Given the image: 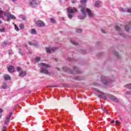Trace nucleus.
Segmentation results:
<instances>
[{"instance_id": "43", "label": "nucleus", "mask_w": 131, "mask_h": 131, "mask_svg": "<svg viewBox=\"0 0 131 131\" xmlns=\"http://www.w3.org/2000/svg\"><path fill=\"white\" fill-rule=\"evenodd\" d=\"M121 35L123 37H124V34H121Z\"/></svg>"}, {"instance_id": "17", "label": "nucleus", "mask_w": 131, "mask_h": 131, "mask_svg": "<svg viewBox=\"0 0 131 131\" xmlns=\"http://www.w3.org/2000/svg\"><path fill=\"white\" fill-rule=\"evenodd\" d=\"M12 115H13V113H10L9 115L8 116V117L6 119L10 120V118H11V117H12Z\"/></svg>"}, {"instance_id": "49", "label": "nucleus", "mask_w": 131, "mask_h": 131, "mask_svg": "<svg viewBox=\"0 0 131 131\" xmlns=\"http://www.w3.org/2000/svg\"><path fill=\"white\" fill-rule=\"evenodd\" d=\"M9 55H12V53L9 52Z\"/></svg>"}, {"instance_id": "26", "label": "nucleus", "mask_w": 131, "mask_h": 131, "mask_svg": "<svg viewBox=\"0 0 131 131\" xmlns=\"http://www.w3.org/2000/svg\"><path fill=\"white\" fill-rule=\"evenodd\" d=\"M76 32L81 33V32H82V30H81L80 29H78L76 30Z\"/></svg>"}, {"instance_id": "14", "label": "nucleus", "mask_w": 131, "mask_h": 131, "mask_svg": "<svg viewBox=\"0 0 131 131\" xmlns=\"http://www.w3.org/2000/svg\"><path fill=\"white\" fill-rule=\"evenodd\" d=\"M74 70L76 71V72L77 73H81V72L78 70V68H77L76 67H75L74 68Z\"/></svg>"}, {"instance_id": "38", "label": "nucleus", "mask_w": 131, "mask_h": 131, "mask_svg": "<svg viewBox=\"0 0 131 131\" xmlns=\"http://www.w3.org/2000/svg\"><path fill=\"white\" fill-rule=\"evenodd\" d=\"M10 19H11L10 17H7V21H8V22H10Z\"/></svg>"}, {"instance_id": "11", "label": "nucleus", "mask_w": 131, "mask_h": 131, "mask_svg": "<svg viewBox=\"0 0 131 131\" xmlns=\"http://www.w3.org/2000/svg\"><path fill=\"white\" fill-rule=\"evenodd\" d=\"M110 98L111 99V100H112V101H113L114 102H118V99L114 96L112 95L110 96Z\"/></svg>"}, {"instance_id": "40", "label": "nucleus", "mask_w": 131, "mask_h": 131, "mask_svg": "<svg viewBox=\"0 0 131 131\" xmlns=\"http://www.w3.org/2000/svg\"><path fill=\"white\" fill-rule=\"evenodd\" d=\"M19 53L20 55H22V50L21 49L19 50Z\"/></svg>"}, {"instance_id": "23", "label": "nucleus", "mask_w": 131, "mask_h": 131, "mask_svg": "<svg viewBox=\"0 0 131 131\" xmlns=\"http://www.w3.org/2000/svg\"><path fill=\"white\" fill-rule=\"evenodd\" d=\"M99 5H100V2L98 1L95 3V6L99 7Z\"/></svg>"}, {"instance_id": "18", "label": "nucleus", "mask_w": 131, "mask_h": 131, "mask_svg": "<svg viewBox=\"0 0 131 131\" xmlns=\"http://www.w3.org/2000/svg\"><path fill=\"white\" fill-rule=\"evenodd\" d=\"M4 13V11L0 9V18H3V14Z\"/></svg>"}, {"instance_id": "39", "label": "nucleus", "mask_w": 131, "mask_h": 131, "mask_svg": "<svg viewBox=\"0 0 131 131\" xmlns=\"http://www.w3.org/2000/svg\"><path fill=\"white\" fill-rule=\"evenodd\" d=\"M101 32H102V33H105V30L101 29Z\"/></svg>"}, {"instance_id": "46", "label": "nucleus", "mask_w": 131, "mask_h": 131, "mask_svg": "<svg viewBox=\"0 0 131 131\" xmlns=\"http://www.w3.org/2000/svg\"><path fill=\"white\" fill-rule=\"evenodd\" d=\"M12 2H13V3H15V2H16V0H12Z\"/></svg>"}, {"instance_id": "42", "label": "nucleus", "mask_w": 131, "mask_h": 131, "mask_svg": "<svg viewBox=\"0 0 131 131\" xmlns=\"http://www.w3.org/2000/svg\"><path fill=\"white\" fill-rule=\"evenodd\" d=\"M114 122H115V121H114V120H113V121H112L111 122V123H114Z\"/></svg>"}, {"instance_id": "19", "label": "nucleus", "mask_w": 131, "mask_h": 131, "mask_svg": "<svg viewBox=\"0 0 131 131\" xmlns=\"http://www.w3.org/2000/svg\"><path fill=\"white\" fill-rule=\"evenodd\" d=\"M35 61H36V62H39V61H40V57H36L35 58Z\"/></svg>"}, {"instance_id": "29", "label": "nucleus", "mask_w": 131, "mask_h": 131, "mask_svg": "<svg viewBox=\"0 0 131 131\" xmlns=\"http://www.w3.org/2000/svg\"><path fill=\"white\" fill-rule=\"evenodd\" d=\"M126 86L127 89H131V84H127Z\"/></svg>"}, {"instance_id": "37", "label": "nucleus", "mask_w": 131, "mask_h": 131, "mask_svg": "<svg viewBox=\"0 0 131 131\" xmlns=\"http://www.w3.org/2000/svg\"><path fill=\"white\" fill-rule=\"evenodd\" d=\"M102 82H103V83L104 84H108V82H105L104 81H103V80H102Z\"/></svg>"}, {"instance_id": "44", "label": "nucleus", "mask_w": 131, "mask_h": 131, "mask_svg": "<svg viewBox=\"0 0 131 131\" xmlns=\"http://www.w3.org/2000/svg\"><path fill=\"white\" fill-rule=\"evenodd\" d=\"M4 45H8V43H7L6 42H4Z\"/></svg>"}, {"instance_id": "33", "label": "nucleus", "mask_w": 131, "mask_h": 131, "mask_svg": "<svg viewBox=\"0 0 131 131\" xmlns=\"http://www.w3.org/2000/svg\"><path fill=\"white\" fill-rule=\"evenodd\" d=\"M9 121H10V120L6 119V120L5 121V124H8V123H9Z\"/></svg>"}, {"instance_id": "8", "label": "nucleus", "mask_w": 131, "mask_h": 131, "mask_svg": "<svg viewBox=\"0 0 131 131\" xmlns=\"http://www.w3.org/2000/svg\"><path fill=\"white\" fill-rule=\"evenodd\" d=\"M5 15L7 16V18H10V19H12L13 20L16 19V17L13 15L11 14L10 13H5Z\"/></svg>"}, {"instance_id": "31", "label": "nucleus", "mask_w": 131, "mask_h": 131, "mask_svg": "<svg viewBox=\"0 0 131 131\" xmlns=\"http://www.w3.org/2000/svg\"><path fill=\"white\" fill-rule=\"evenodd\" d=\"M116 124L117 125H120V123H119V121L116 120Z\"/></svg>"}, {"instance_id": "9", "label": "nucleus", "mask_w": 131, "mask_h": 131, "mask_svg": "<svg viewBox=\"0 0 131 131\" xmlns=\"http://www.w3.org/2000/svg\"><path fill=\"white\" fill-rule=\"evenodd\" d=\"M7 69L8 71H9L10 73H13V72L15 71V69L14 68V67L12 66H10L9 67H8Z\"/></svg>"}, {"instance_id": "45", "label": "nucleus", "mask_w": 131, "mask_h": 131, "mask_svg": "<svg viewBox=\"0 0 131 131\" xmlns=\"http://www.w3.org/2000/svg\"><path fill=\"white\" fill-rule=\"evenodd\" d=\"M49 88H55L54 86H50Z\"/></svg>"}, {"instance_id": "27", "label": "nucleus", "mask_w": 131, "mask_h": 131, "mask_svg": "<svg viewBox=\"0 0 131 131\" xmlns=\"http://www.w3.org/2000/svg\"><path fill=\"white\" fill-rule=\"evenodd\" d=\"M72 43H73L74 46H77L78 45L77 42H75V41H71Z\"/></svg>"}, {"instance_id": "12", "label": "nucleus", "mask_w": 131, "mask_h": 131, "mask_svg": "<svg viewBox=\"0 0 131 131\" xmlns=\"http://www.w3.org/2000/svg\"><path fill=\"white\" fill-rule=\"evenodd\" d=\"M4 78L5 80H11V76L8 74H5Z\"/></svg>"}, {"instance_id": "41", "label": "nucleus", "mask_w": 131, "mask_h": 131, "mask_svg": "<svg viewBox=\"0 0 131 131\" xmlns=\"http://www.w3.org/2000/svg\"><path fill=\"white\" fill-rule=\"evenodd\" d=\"M3 110L2 108H0V113H2Z\"/></svg>"}, {"instance_id": "21", "label": "nucleus", "mask_w": 131, "mask_h": 131, "mask_svg": "<svg viewBox=\"0 0 131 131\" xmlns=\"http://www.w3.org/2000/svg\"><path fill=\"white\" fill-rule=\"evenodd\" d=\"M115 30H117V31H120V28H119V27L117 26L115 27Z\"/></svg>"}, {"instance_id": "22", "label": "nucleus", "mask_w": 131, "mask_h": 131, "mask_svg": "<svg viewBox=\"0 0 131 131\" xmlns=\"http://www.w3.org/2000/svg\"><path fill=\"white\" fill-rule=\"evenodd\" d=\"M19 28H20V29H24V25L20 24L19 25Z\"/></svg>"}, {"instance_id": "3", "label": "nucleus", "mask_w": 131, "mask_h": 131, "mask_svg": "<svg viewBox=\"0 0 131 131\" xmlns=\"http://www.w3.org/2000/svg\"><path fill=\"white\" fill-rule=\"evenodd\" d=\"M67 11L68 13H69L68 17L69 19H72V18H73V15H72V14H74V13H77V12H78L77 9L74 7L73 9L68 8Z\"/></svg>"}, {"instance_id": "51", "label": "nucleus", "mask_w": 131, "mask_h": 131, "mask_svg": "<svg viewBox=\"0 0 131 131\" xmlns=\"http://www.w3.org/2000/svg\"><path fill=\"white\" fill-rule=\"evenodd\" d=\"M55 61H57V59H55Z\"/></svg>"}, {"instance_id": "28", "label": "nucleus", "mask_w": 131, "mask_h": 131, "mask_svg": "<svg viewBox=\"0 0 131 131\" xmlns=\"http://www.w3.org/2000/svg\"><path fill=\"white\" fill-rule=\"evenodd\" d=\"M14 27L15 30H16V31H19V28H18V27H17L16 25H14Z\"/></svg>"}, {"instance_id": "15", "label": "nucleus", "mask_w": 131, "mask_h": 131, "mask_svg": "<svg viewBox=\"0 0 131 131\" xmlns=\"http://www.w3.org/2000/svg\"><path fill=\"white\" fill-rule=\"evenodd\" d=\"M31 33L32 34H36V30H35L34 29H32Z\"/></svg>"}, {"instance_id": "34", "label": "nucleus", "mask_w": 131, "mask_h": 131, "mask_svg": "<svg viewBox=\"0 0 131 131\" xmlns=\"http://www.w3.org/2000/svg\"><path fill=\"white\" fill-rule=\"evenodd\" d=\"M9 121H10V120L6 119V120L5 121V124H8V123H9Z\"/></svg>"}, {"instance_id": "32", "label": "nucleus", "mask_w": 131, "mask_h": 131, "mask_svg": "<svg viewBox=\"0 0 131 131\" xmlns=\"http://www.w3.org/2000/svg\"><path fill=\"white\" fill-rule=\"evenodd\" d=\"M86 0H81V4H85Z\"/></svg>"}, {"instance_id": "10", "label": "nucleus", "mask_w": 131, "mask_h": 131, "mask_svg": "<svg viewBox=\"0 0 131 131\" xmlns=\"http://www.w3.org/2000/svg\"><path fill=\"white\" fill-rule=\"evenodd\" d=\"M121 12H127L128 13H131V8H126L125 9H123V8H120Z\"/></svg>"}, {"instance_id": "5", "label": "nucleus", "mask_w": 131, "mask_h": 131, "mask_svg": "<svg viewBox=\"0 0 131 131\" xmlns=\"http://www.w3.org/2000/svg\"><path fill=\"white\" fill-rule=\"evenodd\" d=\"M29 4L32 8H35V7L38 5L36 0H31Z\"/></svg>"}, {"instance_id": "35", "label": "nucleus", "mask_w": 131, "mask_h": 131, "mask_svg": "<svg viewBox=\"0 0 131 131\" xmlns=\"http://www.w3.org/2000/svg\"><path fill=\"white\" fill-rule=\"evenodd\" d=\"M72 2L73 3V4H76L77 1H76V0H73L72 1Z\"/></svg>"}, {"instance_id": "4", "label": "nucleus", "mask_w": 131, "mask_h": 131, "mask_svg": "<svg viewBox=\"0 0 131 131\" xmlns=\"http://www.w3.org/2000/svg\"><path fill=\"white\" fill-rule=\"evenodd\" d=\"M17 72H19L18 75L20 77H24V76H26V75L27 74V73L26 72V71H23L21 69V68H20V67H17Z\"/></svg>"}, {"instance_id": "36", "label": "nucleus", "mask_w": 131, "mask_h": 131, "mask_svg": "<svg viewBox=\"0 0 131 131\" xmlns=\"http://www.w3.org/2000/svg\"><path fill=\"white\" fill-rule=\"evenodd\" d=\"M29 45H30V46H33V43H32L31 41H29Z\"/></svg>"}, {"instance_id": "20", "label": "nucleus", "mask_w": 131, "mask_h": 131, "mask_svg": "<svg viewBox=\"0 0 131 131\" xmlns=\"http://www.w3.org/2000/svg\"><path fill=\"white\" fill-rule=\"evenodd\" d=\"M125 29L126 31H129V29H130V28L129 27H128V26H126L125 27Z\"/></svg>"}, {"instance_id": "24", "label": "nucleus", "mask_w": 131, "mask_h": 131, "mask_svg": "<svg viewBox=\"0 0 131 131\" xmlns=\"http://www.w3.org/2000/svg\"><path fill=\"white\" fill-rule=\"evenodd\" d=\"M50 21L52 22V23H56V20H55L54 18H51Z\"/></svg>"}, {"instance_id": "2", "label": "nucleus", "mask_w": 131, "mask_h": 131, "mask_svg": "<svg viewBox=\"0 0 131 131\" xmlns=\"http://www.w3.org/2000/svg\"><path fill=\"white\" fill-rule=\"evenodd\" d=\"M40 66H41V69L40 70V73H43L44 74H47V75H50L51 73L48 71V70L46 68H49L50 67V65L46 64L45 63H40Z\"/></svg>"}, {"instance_id": "48", "label": "nucleus", "mask_w": 131, "mask_h": 131, "mask_svg": "<svg viewBox=\"0 0 131 131\" xmlns=\"http://www.w3.org/2000/svg\"><path fill=\"white\" fill-rule=\"evenodd\" d=\"M0 24H2V20H0Z\"/></svg>"}, {"instance_id": "16", "label": "nucleus", "mask_w": 131, "mask_h": 131, "mask_svg": "<svg viewBox=\"0 0 131 131\" xmlns=\"http://www.w3.org/2000/svg\"><path fill=\"white\" fill-rule=\"evenodd\" d=\"M12 115H13V113H10L9 115L8 116V117L6 119L10 120V118H11V117H12Z\"/></svg>"}, {"instance_id": "25", "label": "nucleus", "mask_w": 131, "mask_h": 131, "mask_svg": "<svg viewBox=\"0 0 131 131\" xmlns=\"http://www.w3.org/2000/svg\"><path fill=\"white\" fill-rule=\"evenodd\" d=\"M105 96V94L102 93V95H98V98H103Z\"/></svg>"}, {"instance_id": "30", "label": "nucleus", "mask_w": 131, "mask_h": 131, "mask_svg": "<svg viewBox=\"0 0 131 131\" xmlns=\"http://www.w3.org/2000/svg\"><path fill=\"white\" fill-rule=\"evenodd\" d=\"M5 31H6L5 28L0 29V32H5Z\"/></svg>"}, {"instance_id": "1", "label": "nucleus", "mask_w": 131, "mask_h": 131, "mask_svg": "<svg viewBox=\"0 0 131 131\" xmlns=\"http://www.w3.org/2000/svg\"><path fill=\"white\" fill-rule=\"evenodd\" d=\"M79 8L81 9V12H82L84 17H80V19L82 20V19H84L86 17V12L88 13V15L91 18H93L94 17V14L92 13V10L89 8H86L85 7V5H80Z\"/></svg>"}, {"instance_id": "47", "label": "nucleus", "mask_w": 131, "mask_h": 131, "mask_svg": "<svg viewBox=\"0 0 131 131\" xmlns=\"http://www.w3.org/2000/svg\"><path fill=\"white\" fill-rule=\"evenodd\" d=\"M25 19H26V18H25V17H23V20H25Z\"/></svg>"}, {"instance_id": "13", "label": "nucleus", "mask_w": 131, "mask_h": 131, "mask_svg": "<svg viewBox=\"0 0 131 131\" xmlns=\"http://www.w3.org/2000/svg\"><path fill=\"white\" fill-rule=\"evenodd\" d=\"M2 88L4 90H7V88H8V85H7V84L6 83H4L2 86Z\"/></svg>"}, {"instance_id": "7", "label": "nucleus", "mask_w": 131, "mask_h": 131, "mask_svg": "<svg viewBox=\"0 0 131 131\" xmlns=\"http://www.w3.org/2000/svg\"><path fill=\"white\" fill-rule=\"evenodd\" d=\"M36 24L37 25V26H38L39 27H43L45 25L44 22L41 20H38L36 22Z\"/></svg>"}, {"instance_id": "6", "label": "nucleus", "mask_w": 131, "mask_h": 131, "mask_svg": "<svg viewBox=\"0 0 131 131\" xmlns=\"http://www.w3.org/2000/svg\"><path fill=\"white\" fill-rule=\"evenodd\" d=\"M47 53H52L54 52H56L57 50V48L56 47H50L46 48Z\"/></svg>"}, {"instance_id": "50", "label": "nucleus", "mask_w": 131, "mask_h": 131, "mask_svg": "<svg viewBox=\"0 0 131 131\" xmlns=\"http://www.w3.org/2000/svg\"><path fill=\"white\" fill-rule=\"evenodd\" d=\"M116 56H117V55H118V54L117 53H116Z\"/></svg>"}]
</instances>
